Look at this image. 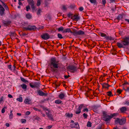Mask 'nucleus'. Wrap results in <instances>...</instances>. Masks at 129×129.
Returning a JSON list of instances; mask_svg holds the SVG:
<instances>
[{
    "instance_id": "e2e57ef3",
    "label": "nucleus",
    "mask_w": 129,
    "mask_h": 129,
    "mask_svg": "<svg viewBox=\"0 0 129 129\" xmlns=\"http://www.w3.org/2000/svg\"><path fill=\"white\" fill-rule=\"evenodd\" d=\"M33 109L35 110L38 111H40V110L39 109H37L36 108H34Z\"/></svg>"
},
{
    "instance_id": "69168bd1",
    "label": "nucleus",
    "mask_w": 129,
    "mask_h": 129,
    "mask_svg": "<svg viewBox=\"0 0 129 129\" xmlns=\"http://www.w3.org/2000/svg\"><path fill=\"white\" fill-rule=\"evenodd\" d=\"M30 113V111H27L26 112V115H29Z\"/></svg>"
},
{
    "instance_id": "f3484780",
    "label": "nucleus",
    "mask_w": 129,
    "mask_h": 129,
    "mask_svg": "<svg viewBox=\"0 0 129 129\" xmlns=\"http://www.w3.org/2000/svg\"><path fill=\"white\" fill-rule=\"evenodd\" d=\"M27 2L31 6L35 5L34 2L33 0H27Z\"/></svg>"
},
{
    "instance_id": "4468645a",
    "label": "nucleus",
    "mask_w": 129,
    "mask_h": 129,
    "mask_svg": "<svg viewBox=\"0 0 129 129\" xmlns=\"http://www.w3.org/2000/svg\"><path fill=\"white\" fill-rule=\"evenodd\" d=\"M65 96V94L64 93H61L58 96L59 98L61 99H64Z\"/></svg>"
},
{
    "instance_id": "2f4dec72",
    "label": "nucleus",
    "mask_w": 129,
    "mask_h": 129,
    "mask_svg": "<svg viewBox=\"0 0 129 129\" xmlns=\"http://www.w3.org/2000/svg\"><path fill=\"white\" fill-rule=\"evenodd\" d=\"M31 7L33 12H34L36 10V7L34 6V5L31 6Z\"/></svg>"
},
{
    "instance_id": "37998d69",
    "label": "nucleus",
    "mask_w": 129,
    "mask_h": 129,
    "mask_svg": "<svg viewBox=\"0 0 129 129\" xmlns=\"http://www.w3.org/2000/svg\"><path fill=\"white\" fill-rule=\"evenodd\" d=\"M81 112V110L79 109L76 111L75 113L76 114H78L80 113Z\"/></svg>"
},
{
    "instance_id": "f8f14e48",
    "label": "nucleus",
    "mask_w": 129,
    "mask_h": 129,
    "mask_svg": "<svg viewBox=\"0 0 129 129\" xmlns=\"http://www.w3.org/2000/svg\"><path fill=\"white\" fill-rule=\"evenodd\" d=\"M73 19H72L75 21H78L79 19V18L78 16V15L77 14H75L73 15Z\"/></svg>"
},
{
    "instance_id": "c85d7f7f",
    "label": "nucleus",
    "mask_w": 129,
    "mask_h": 129,
    "mask_svg": "<svg viewBox=\"0 0 129 129\" xmlns=\"http://www.w3.org/2000/svg\"><path fill=\"white\" fill-rule=\"evenodd\" d=\"M41 0H38L37 5L38 6H39L41 4Z\"/></svg>"
},
{
    "instance_id": "dca6fc26",
    "label": "nucleus",
    "mask_w": 129,
    "mask_h": 129,
    "mask_svg": "<svg viewBox=\"0 0 129 129\" xmlns=\"http://www.w3.org/2000/svg\"><path fill=\"white\" fill-rule=\"evenodd\" d=\"M0 1L3 4V6L5 8L6 10H8L9 8L7 6V5H6L5 3L3 2L2 1V0H0Z\"/></svg>"
},
{
    "instance_id": "2eb2a0df",
    "label": "nucleus",
    "mask_w": 129,
    "mask_h": 129,
    "mask_svg": "<svg viewBox=\"0 0 129 129\" xmlns=\"http://www.w3.org/2000/svg\"><path fill=\"white\" fill-rule=\"evenodd\" d=\"M120 110L122 113H124L127 110V109L126 107H123L120 109Z\"/></svg>"
},
{
    "instance_id": "473e14b6",
    "label": "nucleus",
    "mask_w": 129,
    "mask_h": 129,
    "mask_svg": "<svg viewBox=\"0 0 129 129\" xmlns=\"http://www.w3.org/2000/svg\"><path fill=\"white\" fill-rule=\"evenodd\" d=\"M89 1L91 3L96 4V0H89Z\"/></svg>"
},
{
    "instance_id": "c756f323",
    "label": "nucleus",
    "mask_w": 129,
    "mask_h": 129,
    "mask_svg": "<svg viewBox=\"0 0 129 129\" xmlns=\"http://www.w3.org/2000/svg\"><path fill=\"white\" fill-rule=\"evenodd\" d=\"M8 68L11 71H13V69L12 67V65L11 64L8 65L7 66Z\"/></svg>"
},
{
    "instance_id": "ea45409f",
    "label": "nucleus",
    "mask_w": 129,
    "mask_h": 129,
    "mask_svg": "<svg viewBox=\"0 0 129 129\" xmlns=\"http://www.w3.org/2000/svg\"><path fill=\"white\" fill-rule=\"evenodd\" d=\"M84 107L83 105V104H81L79 105V107L78 109L80 110H81Z\"/></svg>"
},
{
    "instance_id": "aec40b11",
    "label": "nucleus",
    "mask_w": 129,
    "mask_h": 129,
    "mask_svg": "<svg viewBox=\"0 0 129 129\" xmlns=\"http://www.w3.org/2000/svg\"><path fill=\"white\" fill-rule=\"evenodd\" d=\"M26 17L28 19H30L32 18L31 15L29 13L27 14L26 15Z\"/></svg>"
},
{
    "instance_id": "13d9d810",
    "label": "nucleus",
    "mask_w": 129,
    "mask_h": 129,
    "mask_svg": "<svg viewBox=\"0 0 129 129\" xmlns=\"http://www.w3.org/2000/svg\"><path fill=\"white\" fill-rule=\"evenodd\" d=\"M121 18V15H119L117 17L116 19H117L119 20Z\"/></svg>"
},
{
    "instance_id": "72a5a7b5",
    "label": "nucleus",
    "mask_w": 129,
    "mask_h": 129,
    "mask_svg": "<svg viewBox=\"0 0 129 129\" xmlns=\"http://www.w3.org/2000/svg\"><path fill=\"white\" fill-rule=\"evenodd\" d=\"M122 91V90H121L120 89H117L116 90L117 93H118L119 94H121Z\"/></svg>"
},
{
    "instance_id": "8fccbe9b",
    "label": "nucleus",
    "mask_w": 129,
    "mask_h": 129,
    "mask_svg": "<svg viewBox=\"0 0 129 129\" xmlns=\"http://www.w3.org/2000/svg\"><path fill=\"white\" fill-rule=\"evenodd\" d=\"M34 117L35 120H39L40 119L39 117L37 116H35Z\"/></svg>"
},
{
    "instance_id": "4d7b16f0",
    "label": "nucleus",
    "mask_w": 129,
    "mask_h": 129,
    "mask_svg": "<svg viewBox=\"0 0 129 129\" xmlns=\"http://www.w3.org/2000/svg\"><path fill=\"white\" fill-rule=\"evenodd\" d=\"M79 10L80 11H82L84 10V8L82 7H80L79 8Z\"/></svg>"
},
{
    "instance_id": "b1692460",
    "label": "nucleus",
    "mask_w": 129,
    "mask_h": 129,
    "mask_svg": "<svg viewBox=\"0 0 129 129\" xmlns=\"http://www.w3.org/2000/svg\"><path fill=\"white\" fill-rule=\"evenodd\" d=\"M20 86L23 89H26L27 88V86L25 84H23L21 85Z\"/></svg>"
},
{
    "instance_id": "6e6d98bb",
    "label": "nucleus",
    "mask_w": 129,
    "mask_h": 129,
    "mask_svg": "<svg viewBox=\"0 0 129 129\" xmlns=\"http://www.w3.org/2000/svg\"><path fill=\"white\" fill-rule=\"evenodd\" d=\"M67 115L68 117H72L73 116V114H70L68 113Z\"/></svg>"
},
{
    "instance_id": "bf43d9fd",
    "label": "nucleus",
    "mask_w": 129,
    "mask_h": 129,
    "mask_svg": "<svg viewBox=\"0 0 129 129\" xmlns=\"http://www.w3.org/2000/svg\"><path fill=\"white\" fill-rule=\"evenodd\" d=\"M102 3L103 4L105 5V4L106 3V0H102Z\"/></svg>"
},
{
    "instance_id": "a211bd4d",
    "label": "nucleus",
    "mask_w": 129,
    "mask_h": 129,
    "mask_svg": "<svg viewBox=\"0 0 129 129\" xmlns=\"http://www.w3.org/2000/svg\"><path fill=\"white\" fill-rule=\"evenodd\" d=\"M47 117L49 119L51 120L52 121H54L53 116L51 114L48 115Z\"/></svg>"
},
{
    "instance_id": "774afa93",
    "label": "nucleus",
    "mask_w": 129,
    "mask_h": 129,
    "mask_svg": "<svg viewBox=\"0 0 129 129\" xmlns=\"http://www.w3.org/2000/svg\"><path fill=\"white\" fill-rule=\"evenodd\" d=\"M44 110H45V112H46V111H49V109H47L46 108H45L44 109Z\"/></svg>"
},
{
    "instance_id": "58836bf2",
    "label": "nucleus",
    "mask_w": 129,
    "mask_h": 129,
    "mask_svg": "<svg viewBox=\"0 0 129 129\" xmlns=\"http://www.w3.org/2000/svg\"><path fill=\"white\" fill-rule=\"evenodd\" d=\"M3 10H0V15L2 16H3L4 14V12L5 10H4V9Z\"/></svg>"
},
{
    "instance_id": "5701e85b",
    "label": "nucleus",
    "mask_w": 129,
    "mask_h": 129,
    "mask_svg": "<svg viewBox=\"0 0 129 129\" xmlns=\"http://www.w3.org/2000/svg\"><path fill=\"white\" fill-rule=\"evenodd\" d=\"M68 16L69 18H71V19H73V14L69 13L68 15Z\"/></svg>"
},
{
    "instance_id": "7ed1b4c3",
    "label": "nucleus",
    "mask_w": 129,
    "mask_h": 129,
    "mask_svg": "<svg viewBox=\"0 0 129 129\" xmlns=\"http://www.w3.org/2000/svg\"><path fill=\"white\" fill-rule=\"evenodd\" d=\"M127 37L124 38L121 43H117V45L119 48H124V46L128 45L129 41Z\"/></svg>"
},
{
    "instance_id": "49530a36",
    "label": "nucleus",
    "mask_w": 129,
    "mask_h": 129,
    "mask_svg": "<svg viewBox=\"0 0 129 129\" xmlns=\"http://www.w3.org/2000/svg\"><path fill=\"white\" fill-rule=\"evenodd\" d=\"M62 9L63 10H66L67 9V8L64 5H63L62 6Z\"/></svg>"
},
{
    "instance_id": "ddd939ff",
    "label": "nucleus",
    "mask_w": 129,
    "mask_h": 129,
    "mask_svg": "<svg viewBox=\"0 0 129 129\" xmlns=\"http://www.w3.org/2000/svg\"><path fill=\"white\" fill-rule=\"evenodd\" d=\"M3 23L5 25L8 26L11 23V21H4Z\"/></svg>"
},
{
    "instance_id": "9d476101",
    "label": "nucleus",
    "mask_w": 129,
    "mask_h": 129,
    "mask_svg": "<svg viewBox=\"0 0 129 129\" xmlns=\"http://www.w3.org/2000/svg\"><path fill=\"white\" fill-rule=\"evenodd\" d=\"M41 37L44 39L46 40L49 39L50 36L47 33H46L42 35Z\"/></svg>"
},
{
    "instance_id": "7c9ffc66",
    "label": "nucleus",
    "mask_w": 129,
    "mask_h": 129,
    "mask_svg": "<svg viewBox=\"0 0 129 129\" xmlns=\"http://www.w3.org/2000/svg\"><path fill=\"white\" fill-rule=\"evenodd\" d=\"M12 69L13 70V72H15L16 71V67L15 66V64H14L13 66L12 67Z\"/></svg>"
},
{
    "instance_id": "e433bc0d",
    "label": "nucleus",
    "mask_w": 129,
    "mask_h": 129,
    "mask_svg": "<svg viewBox=\"0 0 129 129\" xmlns=\"http://www.w3.org/2000/svg\"><path fill=\"white\" fill-rule=\"evenodd\" d=\"M17 100L19 101L20 102H22V98L21 97H19V98H17L16 99Z\"/></svg>"
},
{
    "instance_id": "a878e982",
    "label": "nucleus",
    "mask_w": 129,
    "mask_h": 129,
    "mask_svg": "<svg viewBox=\"0 0 129 129\" xmlns=\"http://www.w3.org/2000/svg\"><path fill=\"white\" fill-rule=\"evenodd\" d=\"M41 11V9L39 8L37 13L38 15L39 16L40 15V13Z\"/></svg>"
},
{
    "instance_id": "cd10ccee",
    "label": "nucleus",
    "mask_w": 129,
    "mask_h": 129,
    "mask_svg": "<svg viewBox=\"0 0 129 129\" xmlns=\"http://www.w3.org/2000/svg\"><path fill=\"white\" fill-rule=\"evenodd\" d=\"M21 80L24 83L28 82V81L25 80L24 78L21 77L20 78Z\"/></svg>"
},
{
    "instance_id": "c03bdc74",
    "label": "nucleus",
    "mask_w": 129,
    "mask_h": 129,
    "mask_svg": "<svg viewBox=\"0 0 129 129\" xmlns=\"http://www.w3.org/2000/svg\"><path fill=\"white\" fill-rule=\"evenodd\" d=\"M64 29L62 27H61L58 28V30L59 31H62Z\"/></svg>"
},
{
    "instance_id": "680f3d73",
    "label": "nucleus",
    "mask_w": 129,
    "mask_h": 129,
    "mask_svg": "<svg viewBox=\"0 0 129 129\" xmlns=\"http://www.w3.org/2000/svg\"><path fill=\"white\" fill-rule=\"evenodd\" d=\"M70 76L69 75H64V78L65 79H67L69 78L70 77Z\"/></svg>"
},
{
    "instance_id": "a19ab883",
    "label": "nucleus",
    "mask_w": 129,
    "mask_h": 129,
    "mask_svg": "<svg viewBox=\"0 0 129 129\" xmlns=\"http://www.w3.org/2000/svg\"><path fill=\"white\" fill-rule=\"evenodd\" d=\"M46 113L47 115V116L50 114H51V112L49 110V111H46Z\"/></svg>"
},
{
    "instance_id": "de8ad7c7",
    "label": "nucleus",
    "mask_w": 129,
    "mask_h": 129,
    "mask_svg": "<svg viewBox=\"0 0 129 129\" xmlns=\"http://www.w3.org/2000/svg\"><path fill=\"white\" fill-rule=\"evenodd\" d=\"M124 104L126 105L127 106H129V100L128 101H125Z\"/></svg>"
},
{
    "instance_id": "0eeeda50",
    "label": "nucleus",
    "mask_w": 129,
    "mask_h": 129,
    "mask_svg": "<svg viewBox=\"0 0 129 129\" xmlns=\"http://www.w3.org/2000/svg\"><path fill=\"white\" fill-rule=\"evenodd\" d=\"M73 35L75 36L77 35H81L84 34V32L81 30L77 31L76 30L73 31Z\"/></svg>"
},
{
    "instance_id": "603ef678",
    "label": "nucleus",
    "mask_w": 129,
    "mask_h": 129,
    "mask_svg": "<svg viewBox=\"0 0 129 129\" xmlns=\"http://www.w3.org/2000/svg\"><path fill=\"white\" fill-rule=\"evenodd\" d=\"M75 6L74 4L71 5L70 6V7L71 8L73 9L75 8Z\"/></svg>"
},
{
    "instance_id": "4be33fe9",
    "label": "nucleus",
    "mask_w": 129,
    "mask_h": 129,
    "mask_svg": "<svg viewBox=\"0 0 129 129\" xmlns=\"http://www.w3.org/2000/svg\"><path fill=\"white\" fill-rule=\"evenodd\" d=\"M12 111L11 110L10 111V114L9 115V118L10 119H12L13 118V115L12 113Z\"/></svg>"
},
{
    "instance_id": "0e129e2a",
    "label": "nucleus",
    "mask_w": 129,
    "mask_h": 129,
    "mask_svg": "<svg viewBox=\"0 0 129 129\" xmlns=\"http://www.w3.org/2000/svg\"><path fill=\"white\" fill-rule=\"evenodd\" d=\"M88 109L87 108H85V109H84V110H83V111L84 112H85L86 111L87 112H88Z\"/></svg>"
},
{
    "instance_id": "f704fd0d",
    "label": "nucleus",
    "mask_w": 129,
    "mask_h": 129,
    "mask_svg": "<svg viewBox=\"0 0 129 129\" xmlns=\"http://www.w3.org/2000/svg\"><path fill=\"white\" fill-rule=\"evenodd\" d=\"M7 108V107H5L3 108L2 110V113H4L5 112V109H6Z\"/></svg>"
},
{
    "instance_id": "338daca9",
    "label": "nucleus",
    "mask_w": 129,
    "mask_h": 129,
    "mask_svg": "<svg viewBox=\"0 0 129 129\" xmlns=\"http://www.w3.org/2000/svg\"><path fill=\"white\" fill-rule=\"evenodd\" d=\"M55 85H56V87H58L60 85V84H57V82H55Z\"/></svg>"
},
{
    "instance_id": "393cba45",
    "label": "nucleus",
    "mask_w": 129,
    "mask_h": 129,
    "mask_svg": "<svg viewBox=\"0 0 129 129\" xmlns=\"http://www.w3.org/2000/svg\"><path fill=\"white\" fill-rule=\"evenodd\" d=\"M61 101L59 100H56L55 101V103L57 104H59L61 103Z\"/></svg>"
},
{
    "instance_id": "f03ea898",
    "label": "nucleus",
    "mask_w": 129,
    "mask_h": 129,
    "mask_svg": "<svg viewBox=\"0 0 129 129\" xmlns=\"http://www.w3.org/2000/svg\"><path fill=\"white\" fill-rule=\"evenodd\" d=\"M118 115L117 113L111 114L110 115H108L105 111L103 112V119L106 121H110L111 119L114 117Z\"/></svg>"
},
{
    "instance_id": "a18cd8bd",
    "label": "nucleus",
    "mask_w": 129,
    "mask_h": 129,
    "mask_svg": "<svg viewBox=\"0 0 129 129\" xmlns=\"http://www.w3.org/2000/svg\"><path fill=\"white\" fill-rule=\"evenodd\" d=\"M102 37H105L106 36V35L104 33H100V34Z\"/></svg>"
},
{
    "instance_id": "79ce46f5",
    "label": "nucleus",
    "mask_w": 129,
    "mask_h": 129,
    "mask_svg": "<svg viewBox=\"0 0 129 129\" xmlns=\"http://www.w3.org/2000/svg\"><path fill=\"white\" fill-rule=\"evenodd\" d=\"M4 97L3 96H2L0 98V104L2 103L4 101Z\"/></svg>"
},
{
    "instance_id": "052dcab7",
    "label": "nucleus",
    "mask_w": 129,
    "mask_h": 129,
    "mask_svg": "<svg viewBox=\"0 0 129 129\" xmlns=\"http://www.w3.org/2000/svg\"><path fill=\"white\" fill-rule=\"evenodd\" d=\"M83 117H84L85 118H86L87 116V114H85V113H84L83 114Z\"/></svg>"
},
{
    "instance_id": "9b49d317",
    "label": "nucleus",
    "mask_w": 129,
    "mask_h": 129,
    "mask_svg": "<svg viewBox=\"0 0 129 129\" xmlns=\"http://www.w3.org/2000/svg\"><path fill=\"white\" fill-rule=\"evenodd\" d=\"M37 92L38 94L40 96H46V94L45 93H44L43 91L39 90H37Z\"/></svg>"
},
{
    "instance_id": "c9c22d12",
    "label": "nucleus",
    "mask_w": 129,
    "mask_h": 129,
    "mask_svg": "<svg viewBox=\"0 0 129 129\" xmlns=\"http://www.w3.org/2000/svg\"><path fill=\"white\" fill-rule=\"evenodd\" d=\"M57 36L60 39H61L63 38L62 35L60 34H57Z\"/></svg>"
},
{
    "instance_id": "1a4fd4ad",
    "label": "nucleus",
    "mask_w": 129,
    "mask_h": 129,
    "mask_svg": "<svg viewBox=\"0 0 129 129\" xmlns=\"http://www.w3.org/2000/svg\"><path fill=\"white\" fill-rule=\"evenodd\" d=\"M70 126L72 128H79V125L77 122L71 123L70 124Z\"/></svg>"
},
{
    "instance_id": "f257e3e1",
    "label": "nucleus",
    "mask_w": 129,
    "mask_h": 129,
    "mask_svg": "<svg viewBox=\"0 0 129 129\" xmlns=\"http://www.w3.org/2000/svg\"><path fill=\"white\" fill-rule=\"evenodd\" d=\"M58 61H57L55 58H52L50 62V66L52 71L54 72H56L59 67Z\"/></svg>"
},
{
    "instance_id": "3c124183",
    "label": "nucleus",
    "mask_w": 129,
    "mask_h": 129,
    "mask_svg": "<svg viewBox=\"0 0 129 129\" xmlns=\"http://www.w3.org/2000/svg\"><path fill=\"white\" fill-rule=\"evenodd\" d=\"M107 93L108 94L107 95L109 96H111V95L112 94V92L111 91H109L107 92Z\"/></svg>"
},
{
    "instance_id": "864d4df0",
    "label": "nucleus",
    "mask_w": 129,
    "mask_h": 129,
    "mask_svg": "<svg viewBox=\"0 0 129 129\" xmlns=\"http://www.w3.org/2000/svg\"><path fill=\"white\" fill-rule=\"evenodd\" d=\"M26 10L27 11H28V10L30 9V7L29 6H27L26 7Z\"/></svg>"
},
{
    "instance_id": "39448f33",
    "label": "nucleus",
    "mask_w": 129,
    "mask_h": 129,
    "mask_svg": "<svg viewBox=\"0 0 129 129\" xmlns=\"http://www.w3.org/2000/svg\"><path fill=\"white\" fill-rule=\"evenodd\" d=\"M23 29L24 30H34L36 28V26L35 25H28L27 27H24Z\"/></svg>"
},
{
    "instance_id": "6ab92c4d",
    "label": "nucleus",
    "mask_w": 129,
    "mask_h": 129,
    "mask_svg": "<svg viewBox=\"0 0 129 129\" xmlns=\"http://www.w3.org/2000/svg\"><path fill=\"white\" fill-rule=\"evenodd\" d=\"M102 87L103 88H108L109 86H110V85H108L107 83H104L102 84Z\"/></svg>"
},
{
    "instance_id": "20e7f679",
    "label": "nucleus",
    "mask_w": 129,
    "mask_h": 129,
    "mask_svg": "<svg viewBox=\"0 0 129 129\" xmlns=\"http://www.w3.org/2000/svg\"><path fill=\"white\" fill-rule=\"evenodd\" d=\"M126 122V119L125 118L122 119L117 118L115 121V123L117 124L119 123L120 125L124 124Z\"/></svg>"
},
{
    "instance_id": "4c0bfd02",
    "label": "nucleus",
    "mask_w": 129,
    "mask_h": 129,
    "mask_svg": "<svg viewBox=\"0 0 129 129\" xmlns=\"http://www.w3.org/2000/svg\"><path fill=\"white\" fill-rule=\"evenodd\" d=\"M87 126L88 127H91V123L90 121H88L87 123Z\"/></svg>"
},
{
    "instance_id": "412c9836",
    "label": "nucleus",
    "mask_w": 129,
    "mask_h": 129,
    "mask_svg": "<svg viewBox=\"0 0 129 129\" xmlns=\"http://www.w3.org/2000/svg\"><path fill=\"white\" fill-rule=\"evenodd\" d=\"M31 101L28 99H26L24 101V103L27 104H30V103Z\"/></svg>"
},
{
    "instance_id": "09e8293b",
    "label": "nucleus",
    "mask_w": 129,
    "mask_h": 129,
    "mask_svg": "<svg viewBox=\"0 0 129 129\" xmlns=\"http://www.w3.org/2000/svg\"><path fill=\"white\" fill-rule=\"evenodd\" d=\"M21 121L22 123H23L26 122V120L25 119H22L21 120Z\"/></svg>"
},
{
    "instance_id": "5fc2aeb1",
    "label": "nucleus",
    "mask_w": 129,
    "mask_h": 129,
    "mask_svg": "<svg viewBox=\"0 0 129 129\" xmlns=\"http://www.w3.org/2000/svg\"><path fill=\"white\" fill-rule=\"evenodd\" d=\"M5 10L3 7L1 5H0V10Z\"/></svg>"
},
{
    "instance_id": "423d86ee",
    "label": "nucleus",
    "mask_w": 129,
    "mask_h": 129,
    "mask_svg": "<svg viewBox=\"0 0 129 129\" xmlns=\"http://www.w3.org/2000/svg\"><path fill=\"white\" fill-rule=\"evenodd\" d=\"M68 70L69 71L71 72L74 73L77 71V68L75 66H71L68 67Z\"/></svg>"
},
{
    "instance_id": "bb28decb",
    "label": "nucleus",
    "mask_w": 129,
    "mask_h": 129,
    "mask_svg": "<svg viewBox=\"0 0 129 129\" xmlns=\"http://www.w3.org/2000/svg\"><path fill=\"white\" fill-rule=\"evenodd\" d=\"M66 31V33H69L70 32L71 33H73V32L71 30V29L70 28H66L65 29Z\"/></svg>"
},
{
    "instance_id": "6e6552de",
    "label": "nucleus",
    "mask_w": 129,
    "mask_h": 129,
    "mask_svg": "<svg viewBox=\"0 0 129 129\" xmlns=\"http://www.w3.org/2000/svg\"><path fill=\"white\" fill-rule=\"evenodd\" d=\"M33 84V83H30L29 84L30 86L32 88H38L40 84V83H39L37 82H35L33 84Z\"/></svg>"
}]
</instances>
